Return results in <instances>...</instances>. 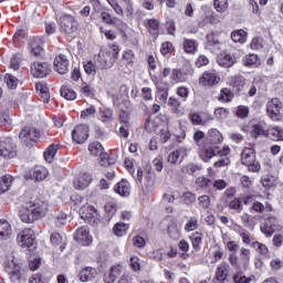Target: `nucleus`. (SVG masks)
<instances>
[{
	"instance_id": "1",
	"label": "nucleus",
	"mask_w": 283,
	"mask_h": 283,
	"mask_svg": "<svg viewBox=\"0 0 283 283\" xmlns=\"http://www.w3.org/2000/svg\"><path fill=\"white\" fill-rule=\"evenodd\" d=\"M48 209V205L43 201H31L25 203L20 210V218L22 222L27 224H32L39 218H43L45 211Z\"/></svg>"
},
{
	"instance_id": "2",
	"label": "nucleus",
	"mask_w": 283,
	"mask_h": 283,
	"mask_svg": "<svg viewBox=\"0 0 283 283\" xmlns=\"http://www.w3.org/2000/svg\"><path fill=\"white\" fill-rule=\"evenodd\" d=\"M241 164L248 168V171H252L253 174H258L261 169L260 161H258L255 150L253 148H244L242 150Z\"/></svg>"
},
{
	"instance_id": "3",
	"label": "nucleus",
	"mask_w": 283,
	"mask_h": 283,
	"mask_svg": "<svg viewBox=\"0 0 283 283\" xmlns=\"http://www.w3.org/2000/svg\"><path fill=\"white\" fill-rule=\"evenodd\" d=\"M118 57V48L113 46V53L109 52H99L95 57V65L97 70H109L114 65V61Z\"/></svg>"
},
{
	"instance_id": "4",
	"label": "nucleus",
	"mask_w": 283,
	"mask_h": 283,
	"mask_svg": "<svg viewBox=\"0 0 283 283\" xmlns=\"http://www.w3.org/2000/svg\"><path fill=\"white\" fill-rule=\"evenodd\" d=\"M17 154H19V150L14 140L10 137H0V156L10 160L17 158Z\"/></svg>"
},
{
	"instance_id": "5",
	"label": "nucleus",
	"mask_w": 283,
	"mask_h": 283,
	"mask_svg": "<svg viewBox=\"0 0 283 283\" xmlns=\"http://www.w3.org/2000/svg\"><path fill=\"white\" fill-rule=\"evenodd\" d=\"M4 271L13 283H21V263L14 256H9L4 262Z\"/></svg>"
},
{
	"instance_id": "6",
	"label": "nucleus",
	"mask_w": 283,
	"mask_h": 283,
	"mask_svg": "<svg viewBox=\"0 0 283 283\" xmlns=\"http://www.w3.org/2000/svg\"><path fill=\"white\" fill-rule=\"evenodd\" d=\"M269 118L274 123L283 120V102L280 98H272L266 103Z\"/></svg>"
},
{
	"instance_id": "7",
	"label": "nucleus",
	"mask_w": 283,
	"mask_h": 283,
	"mask_svg": "<svg viewBox=\"0 0 283 283\" xmlns=\"http://www.w3.org/2000/svg\"><path fill=\"white\" fill-rule=\"evenodd\" d=\"M242 202L245 206H250V213H264V211H273V206L269 202L265 205L258 201L255 196H245L242 198Z\"/></svg>"
},
{
	"instance_id": "8",
	"label": "nucleus",
	"mask_w": 283,
	"mask_h": 283,
	"mask_svg": "<svg viewBox=\"0 0 283 283\" xmlns=\"http://www.w3.org/2000/svg\"><path fill=\"white\" fill-rule=\"evenodd\" d=\"M17 242L22 249L36 248V233L32 229H24L18 233Z\"/></svg>"
},
{
	"instance_id": "9",
	"label": "nucleus",
	"mask_w": 283,
	"mask_h": 283,
	"mask_svg": "<svg viewBox=\"0 0 283 283\" xmlns=\"http://www.w3.org/2000/svg\"><path fill=\"white\" fill-rule=\"evenodd\" d=\"M59 25L64 34H74L78 30V20L72 14L64 13L59 19Z\"/></svg>"
},
{
	"instance_id": "10",
	"label": "nucleus",
	"mask_w": 283,
	"mask_h": 283,
	"mask_svg": "<svg viewBox=\"0 0 283 283\" xmlns=\"http://www.w3.org/2000/svg\"><path fill=\"white\" fill-rule=\"evenodd\" d=\"M220 74L216 70L205 71L199 78V85L202 87H216L220 84Z\"/></svg>"
},
{
	"instance_id": "11",
	"label": "nucleus",
	"mask_w": 283,
	"mask_h": 283,
	"mask_svg": "<svg viewBox=\"0 0 283 283\" xmlns=\"http://www.w3.org/2000/svg\"><path fill=\"white\" fill-rule=\"evenodd\" d=\"M19 138L22 145H25V147H32V145L36 143V138H39V133L34 127H24L21 129Z\"/></svg>"
},
{
	"instance_id": "12",
	"label": "nucleus",
	"mask_w": 283,
	"mask_h": 283,
	"mask_svg": "<svg viewBox=\"0 0 283 283\" xmlns=\"http://www.w3.org/2000/svg\"><path fill=\"white\" fill-rule=\"evenodd\" d=\"M80 217L83 221L88 222V224H94L101 218L96 208L90 205H85L80 209Z\"/></svg>"
},
{
	"instance_id": "13",
	"label": "nucleus",
	"mask_w": 283,
	"mask_h": 283,
	"mask_svg": "<svg viewBox=\"0 0 283 283\" xmlns=\"http://www.w3.org/2000/svg\"><path fill=\"white\" fill-rule=\"evenodd\" d=\"M51 72L52 69L50 67V64L45 62H33L31 64V74L34 78H45Z\"/></svg>"
},
{
	"instance_id": "14",
	"label": "nucleus",
	"mask_w": 283,
	"mask_h": 283,
	"mask_svg": "<svg viewBox=\"0 0 283 283\" xmlns=\"http://www.w3.org/2000/svg\"><path fill=\"white\" fill-rule=\"evenodd\" d=\"M88 136H90V127H87V125H85V124L77 125L72 130V139L77 145H83V143H85V140H87Z\"/></svg>"
},
{
	"instance_id": "15",
	"label": "nucleus",
	"mask_w": 283,
	"mask_h": 283,
	"mask_svg": "<svg viewBox=\"0 0 283 283\" xmlns=\"http://www.w3.org/2000/svg\"><path fill=\"white\" fill-rule=\"evenodd\" d=\"M199 156L203 163H209L211 158L218 156V146L205 142V144L199 148Z\"/></svg>"
},
{
	"instance_id": "16",
	"label": "nucleus",
	"mask_w": 283,
	"mask_h": 283,
	"mask_svg": "<svg viewBox=\"0 0 283 283\" xmlns=\"http://www.w3.org/2000/svg\"><path fill=\"white\" fill-rule=\"evenodd\" d=\"M74 240L82 247H90L93 241L92 234H90V229H87V227L78 228L74 234Z\"/></svg>"
},
{
	"instance_id": "17",
	"label": "nucleus",
	"mask_w": 283,
	"mask_h": 283,
	"mask_svg": "<svg viewBox=\"0 0 283 283\" xmlns=\"http://www.w3.org/2000/svg\"><path fill=\"white\" fill-rule=\"evenodd\" d=\"M88 150L92 156H99V164L102 165V167H105V165H107V154H105V148H103V145L101 143L93 142L88 145Z\"/></svg>"
},
{
	"instance_id": "18",
	"label": "nucleus",
	"mask_w": 283,
	"mask_h": 283,
	"mask_svg": "<svg viewBox=\"0 0 283 283\" xmlns=\"http://www.w3.org/2000/svg\"><path fill=\"white\" fill-rule=\"evenodd\" d=\"M218 64L220 65V67H233V65H235V63H238V57L235 56V53H227V52H221L218 55Z\"/></svg>"
},
{
	"instance_id": "19",
	"label": "nucleus",
	"mask_w": 283,
	"mask_h": 283,
	"mask_svg": "<svg viewBox=\"0 0 283 283\" xmlns=\"http://www.w3.org/2000/svg\"><path fill=\"white\" fill-rule=\"evenodd\" d=\"M54 70L57 74H67L70 70V60L64 54H60L54 60Z\"/></svg>"
},
{
	"instance_id": "20",
	"label": "nucleus",
	"mask_w": 283,
	"mask_h": 283,
	"mask_svg": "<svg viewBox=\"0 0 283 283\" xmlns=\"http://www.w3.org/2000/svg\"><path fill=\"white\" fill-rule=\"evenodd\" d=\"M229 271H230V266L228 265L227 262L220 263L217 266L213 281L218 283L227 282V279L229 277Z\"/></svg>"
},
{
	"instance_id": "21",
	"label": "nucleus",
	"mask_w": 283,
	"mask_h": 283,
	"mask_svg": "<svg viewBox=\"0 0 283 283\" xmlns=\"http://www.w3.org/2000/svg\"><path fill=\"white\" fill-rule=\"evenodd\" d=\"M29 51L33 56H41L43 54V39L31 38L29 40Z\"/></svg>"
},
{
	"instance_id": "22",
	"label": "nucleus",
	"mask_w": 283,
	"mask_h": 283,
	"mask_svg": "<svg viewBox=\"0 0 283 283\" xmlns=\"http://www.w3.org/2000/svg\"><path fill=\"white\" fill-rule=\"evenodd\" d=\"M224 140V137H222V133L216 128H211L208 130V136L205 140V143H208L210 145H222Z\"/></svg>"
},
{
	"instance_id": "23",
	"label": "nucleus",
	"mask_w": 283,
	"mask_h": 283,
	"mask_svg": "<svg viewBox=\"0 0 283 283\" xmlns=\"http://www.w3.org/2000/svg\"><path fill=\"white\" fill-rule=\"evenodd\" d=\"M114 191L118 193V196L127 198V196L132 193V186L129 185V181L122 179L119 182L115 185Z\"/></svg>"
},
{
	"instance_id": "24",
	"label": "nucleus",
	"mask_w": 283,
	"mask_h": 283,
	"mask_svg": "<svg viewBox=\"0 0 283 283\" xmlns=\"http://www.w3.org/2000/svg\"><path fill=\"white\" fill-rule=\"evenodd\" d=\"M96 275H98V272L92 266H86L82 269L78 274L81 282H92V280H94Z\"/></svg>"
},
{
	"instance_id": "25",
	"label": "nucleus",
	"mask_w": 283,
	"mask_h": 283,
	"mask_svg": "<svg viewBox=\"0 0 283 283\" xmlns=\"http://www.w3.org/2000/svg\"><path fill=\"white\" fill-rule=\"evenodd\" d=\"M91 184H92V176H90L88 174L81 175L73 182L74 188L78 189L80 191L83 189H87V187H90Z\"/></svg>"
},
{
	"instance_id": "26",
	"label": "nucleus",
	"mask_w": 283,
	"mask_h": 283,
	"mask_svg": "<svg viewBox=\"0 0 283 283\" xmlns=\"http://www.w3.org/2000/svg\"><path fill=\"white\" fill-rule=\"evenodd\" d=\"M12 238V226L8 220L0 219V240H10Z\"/></svg>"
},
{
	"instance_id": "27",
	"label": "nucleus",
	"mask_w": 283,
	"mask_h": 283,
	"mask_svg": "<svg viewBox=\"0 0 283 283\" xmlns=\"http://www.w3.org/2000/svg\"><path fill=\"white\" fill-rule=\"evenodd\" d=\"M266 137L274 142L283 140V128L280 126L269 127L266 129Z\"/></svg>"
},
{
	"instance_id": "28",
	"label": "nucleus",
	"mask_w": 283,
	"mask_h": 283,
	"mask_svg": "<svg viewBox=\"0 0 283 283\" xmlns=\"http://www.w3.org/2000/svg\"><path fill=\"white\" fill-rule=\"evenodd\" d=\"M35 90L43 103H50V88L45 82H39L35 84Z\"/></svg>"
},
{
	"instance_id": "29",
	"label": "nucleus",
	"mask_w": 283,
	"mask_h": 283,
	"mask_svg": "<svg viewBox=\"0 0 283 283\" xmlns=\"http://www.w3.org/2000/svg\"><path fill=\"white\" fill-rule=\"evenodd\" d=\"M182 48L186 54H196L198 52V41L184 38Z\"/></svg>"
},
{
	"instance_id": "30",
	"label": "nucleus",
	"mask_w": 283,
	"mask_h": 283,
	"mask_svg": "<svg viewBox=\"0 0 283 283\" xmlns=\"http://www.w3.org/2000/svg\"><path fill=\"white\" fill-rule=\"evenodd\" d=\"M120 275V266L114 265L104 274V282L105 283H114L116 279Z\"/></svg>"
},
{
	"instance_id": "31",
	"label": "nucleus",
	"mask_w": 283,
	"mask_h": 283,
	"mask_svg": "<svg viewBox=\"0 0 283 283\" xmlns=\"http://www.w3.org/2000/svg\"><path fill=\"white\" fill-rule=\"evenodd\" d=\"M168 106L172 114H177V116H182L185 114V108L176 97H169Z\"/></svg>"
},
{
	"instance_id": "32",
	"label": "nucleus",
	"mask_w": 283,
	"mask_h": 283,
	"mask_svg": "<svg viewBox=\"0 0 283 283\" xmlns=\"http://www.w3.org/2000/svg\"><path fill=\"white\" fill-rule=\"evenodd\" d=\"M98 118L104 125H109L114 120V111L112 108H102L98 112Z\"/></svg>"
},
{
	"instance_id": "33",
	"label": "nucleus",
	"mask_w": 283,
	"mask_h": 283,
	"mask_svg": "<svg viewBox=\"0 0 283 283\" xmlns=\"http://www.w3.org/2000/svg\"><path fill=\"white\" fill-rule=\"evenodd\" d=\"M12 176L4 175L0 177V196L6 193V191H10V187H12Z\"/></svg>"
},
{
	"instance_id": "34",
	"label": "nucleus",
	"mask_w": 283,
	"mask_h": 283,
	"mask_svg": "<svg viewBox=\"0 0 283 283\" xmlns=\"http://www.w3.org/2000/svg\"><path fill=\"white\" fill-rule=\"evenodd\" d=\"M242 63L245 67H258V65H260V57L258 54L251 53L243 57Z\"/></svg>"
},
{
	"instance_id": "35",
	"label": "nucleus",
	"mask_w": 283,
	"mask_h": 283,
	"mask_svg": "<svg viewBox=\"0 0 283 283\" xmlns=\"http://www.w3.org/2000/svg\"><path fill=\"white\" fill-rule=\"evenodd\" d=\"M266 127V124L264 122H259L252 126L251 129V136L253 138H258V136H266V130L264 129Z\"/></svg>"
},
{
	"instance_id": "36",
	"label": "nucleus",
	"mask_w": 283,
	"mask_h": 283,
	"mask_svg": "<svg viewBox=\"0 0 283 283\" xmlns=\"http://www.w3.org/2000/svg\"><path fill=\"white\" fill-rule=\"evenodd\" d=\"M34 180H45L48 178V168L43 166H35L32 172Z\"/></svg>"
},
{
	"instance_id": "37",
	"label": "nucleus",
	"mask_w": 283,
	"mask_h": 283,
	"mask_svg": "<svg viewBox=\"0 0 283 283\" xmlns=\"http://www.w3.org/2000/svg\"><path fill=\"white\" fill-rule=\"evenodd\" d=\"M170 78L172 83H185V81H187V73L178 69H174L171 71Z\"/></svg>"
},
{
	"instance_id": "38",
	"label": "nucleus",
	"mask_w": 283,
	"mask_h": 283,
	"mask_svg": "<svg viewBox=\"0 0 283 283\" xmlns=\"http://www.w3.org/2000/svg\"><path fill=\"white\" fill-rule=\"evenodd\" d=\"M84 72L88 76H96V71L98 70V66L96 65V62L88 60L83 63Z\"/></svg>"
},
{
	"instance_id": "39",
	"label": "nucleus",
	"mask_w": 283,
	"mask_h": 283,
	"mask_svg": "<svg viewBox=\"0 0 283 283\" xmlns=\"http://www.w3.org/2000/svg\"><path fill=\"white\" fill-rule=\"evenodd\" d=\"M203 238H205V235L202 234V232L192 233L190 237L192 249H195L196 251H199L200 247H202Z\"/></svg>"
},
{
	"instance_id": "40",
	"label": "nucleus",
	"mask_w": 283,
	"mask_h": 283,
	"mask_svg": "<svg viewBox=\"0 0 283 283\" xmlns=\"http://www.w3.org/2000/svg\"><path fill=\"white\" fill-rule=\"evenodd\" d=\"M60 94L66 101H75L76 98V92H74L70 86H62L60 88Z\"/></svg>"
},
{
	"instance_id": "41",
	"label": "nucleus",
	"mask_w": 283,
	"mask_h": 283,
	"mask_svg": "<svg viewBox=\"0 0 283 283\" xmlns=\"http://www.w3.org/2000/svg\"><path fill=\"white\" fill-rule=\"evenodd\" d=\"M148 32L153 34V36H158L159 28H160V20L158 19H150L147 21Z\"/></svg>"
},
{
	"instance_id": "42",
	"label": "nucleus",
	"mask_w": 283,
	"mask_h": 283,
	"mask_svg": "<svg viewBox=\"0 0 283 283\" xmlns=\"http://www.w3.org/2000/svg\"><path fill=\"white\" fill-rule=\"evenodd\" d=\"M231 39L234 43H247V31L240 29L231 33Z\"/></svg>"
},
{
	"instance_id": "43",
	"label": "nucleus",
	"mask_w": 283,
	"mask_h": 283,
	"mask_svg": "<svg viewBox=\"0 0 283 283\" xmlns=\"http://www.w3.org/2000/svg\"><path fill=\"white\" fill-rule=\"evenodd\" d=\"M127 229H129V226L126 223H116L113 228V231L117 238H123V235H126Z\"/></svg>"
},
{
	"instance_id": "44",
	"label": "nucleus",
	"mask_w": 283,
	"mask_h": 283,
	"mask_svg": "<svg viewBox=\"0 0 283 283\" xmlns=\"http://www.w3.org/2000/svg\"><path fill=\"white\" fill-rule=\"evenodd\" d=\"M4 81H6L9 90H17V87L19 85V78H17V76H14L10 73H7L4 76Z\"/></svg>"
},
{
	"instance_id": "45",
	"label": "nucleus",
	"mask_w": 283,
	"mask_h": 283,
	"mask_svg": "<svg viewBox=\"0 0 283 283\" xmlns=\"http://www.w3.org/2000/svg\"><path fill=\"white\" fill-rule=\"evenodd\" d=\"M56 151H59L57 145L49 146L48 150L44 153V159L46 163H52L54 160V156H56Z\"/></svg>"
},
{
	"instance_id": "46",
	"label": "nucleus",
	"mask_w": 283,
	"mask_h": 283,
	"mask_svg": "<svg viewBox=\"0 0 283 283\" xmlns=\"http://www.w3.org/2000/svg\"><path fill=\"white\" fill-rule=\"evenodd\" d=\"M96 117V107L95 106H90L88 108H85L81 113V118L84 120H90V118H95Z\"/></svg>"
},
{
	"instance_id": "47",
	"label": "nucleus",
	"mask_w": 283,
	"mask_h": 283,
	"mask_svg": "<svg viewBox=\"0 0 283 283\" xmlns=\"http://www.w3.org/2000/svg\"><path fill=\"white\" fill-rule=\"evenodd\" d=\"M233 98V93L229 88H222L220 91L219 101H222V103H231Z\"/></svg>"
},
{
	"instance_id": "48",
	"label": "nucleus",
	"mask_w": 283,
	"mask_h": 283,
	"mask_svg": "<svg viewBox=\"0 0 283 283\" xmlns=\"http://www.w3.org/2000/svg\"><path fill=\"white\" fill-rule=\"evenodd\" d=\"M254 279V276H247L243 273H237L232 277L234 283H251Z\"/></svg>"
},
{
	"instance_id": "49",
	"label": "nucleus",
	"mask_w": 283,
	"mask_h": 283,
	"mask_svg": "<svg viewBox=\"0 0 283 283\" xmlns=\"http://www.w3.org/2000/svg\"><path fill=\"white\" fill-rule=\"evenodd\" d=\"M252 249H255L260 255H269V248L259 241L252 242Z\"/></svg>"
},
{
	"instance_id": "50",
	"label": "nucleus",
	"mask_w": 283,
	"mask_h": 283,
	"mask_svg": "<svg viewBox=\"0 0 283 283\" xmlns=\"http://www.w3.org/2000/svg\"><path fill=\"white\" fill-rule=\"evenodd\" d=\"M213 6L217 12H227L229 9V0H214Z\"/></svg>"
},
{
	"instance_id": "51",
	"label": "nucleus",
	"mask_w": 283,
	"mask_h": 283,
	"mask_svg": "<svg viewBox=\"0 0 283 283\" xmlns=\"http://www.w3.org/2000/svg\"><path fill=\"white\" fill-rule=\"evenodd\" d=\"M207 45L208 48H220V40H218V35H214L213 33H208Z\"/></svg>"
},
{
	"instance_id": "52",
	"label": "nucleus",
	"mask_w": 283,
	"mask_h": 283,
	"mask_svg": "<svg viewBox=\"0 0 283 283\" xmlns=\"http://www.w3.org/2000/svg\"><path fill=\"white\" fill-rule=\"evenodd\" d=\"M229 209H232V211H234V213H242V202L240 201V199L235 198L233 200H231L229 202Z\"/></svg>"
},
{
	"instance_id": "53",
	"label": "nucleus",
	"mask_w": 283,
	"mask_h": 283,
	"mask_svg": "<svg viewBox=\"0 0 283 283\" xmlns=\"http://www.w3.org/2000/svg\"><path fill=\"white\" fill-rule=\"evenodd\" d=\"M193 142L199 148H201L205 145V133L202 130L195 132Z\"/></svg>"
},
{
	"instance_id": "54",
	"label": "nucleus",
	"mask_w": 283,
	"mask_h": 283,
	"mask_svg": "<svg viewBox=\"0 0 283 283\" xmlns=\"http://www.w3.org/2000/svg\"><path fill=\"white\" fill-rule=\"evenodd\" d=\"M261 232L263 233V235H265V238H271V235L275 233V229L273 228V226L269 224V222H265L261 224Z\"/></svg>"
},
{
	"instance_id": "55",
	"label": "nucleus",
	"mask_w": 283,
	"mask_h": 283,
	"mask_svg": "<svg viewBox=\"0 0 283 283\" xmlns=\"http://www.w3.org/2000/svg\"><path fill=\"white\" fill-rule=\"evenodd\" d=\"M198 229V218L191 217L189 221L185 224V231L191 232Z\"/></svg>"
},
{
	"instance_id": "56",
	"label": "nucleus",
	"mask_w": 283,
	"mask_h": 283,
	"mask_svg": "<svg viewBox=\"0 0 283 283\" xmlns=\"http://www.w3.org/2000/svg\"><path fill=\"white\" fill-rule=\"evenodd\" d=\"M199 206L201 209H209L211 207V198L207 195H202L198 198Z\"/></svg>"
},
{
	"instance_id": "57",
	"label": "nucleus",
	"mask_w": 283,
	"mask_h": 283,
	"mask_svg": "<svg viewBox=\"0 0 283 283\" xmlns=\"http://www.w3.org/2000/svg\"><path fill=\"white\" fill-rule=\"evenodd\" d=\"M0 123H4L6 125H12V118H10V111L8 108L1 111Z\"/></svg>"
},
{
	"instance_id": "58",
	"label": "nucleus",
	"mask_w": 283,
	"mask_h": 283,
	"mask_svg": "<svg viewBox=\"0 0 283 283\" xmlns=\"http://www.w3.org/2000/svg\"><path fill=\"white\" fill-rule=\"evenodd\" d=\"M214 116L218 118V120H224L227 116H229V109L224 107H219L214 111Z\"/></svg>"
},
{
	"instance_id": "59",
	"label": "nucleus",
	"mask_w": 283,
	"mask_h": 283,
	"mask_svg": "<svg viewBox=\"0 0 283 283\" xmlns=\"http://www.w3.org/2000/svg\"><path fill=\"white\" fill-rule=\"evenodd\" d=\"M80 93L82 96L86 97L94 96V92L92 91V87L87 85V83H82Z\"/></svg>"
},
{
	"instance_id": "60",
	"label": "nucleus",
	"mask_w": 283,
	"mask_h": 283,
	"mask_svg": "<svg viewBox=\"0 0 283 283\" xmlns=\"http://www.w3.org/2000/svg\"><path fill=\"white\" fill-rule=\"evenodd\" d=\"M180 151H182V148L176 149L172 153L169 154L168 156V163L171 165H176L180 158Z\"/></svg>"
},
{
	"instance_id": "61",
	"label": "nucleus",
	"mask_w": 283,
	"mask_h": 283,
	"mask_svg": "<svg viewBox=\"0 0 283 283\" xmlns=\"http://www.w3.org/2000/svg\"><path fill=\"white\" fill-rule=\"evenodd\" d=\"M169 96V91L167 88H158L157 98L160 103H167V98Z\"/></svg>"
},
{
	"instance_id": "62",
	"label": "nucleus",
	"mask_w": 283,
	"mask_h": 283,
	"mask_svg": "<svg viewBox=\"0 0 283 283\" xmlns=\"http://www.w3.org/2000/svg\"><path fill=\"white\" fill-rule=\"evenodd\" d=\"M240 258L244 264H248L249 260H251V250L247 248L240 249Z\"/></svg>"
},
{
	"instance_id": "63",
	"label": "nucleus",
	"mask_w": 283,
	"mask_h": 283,
	"mask_svg": "<svg viewBox=\"0 0 283 283\" xmlns=\"http://www.w3.org/2000/svg\"><path fill=\"white\" fill-rule=\"evenodd\" d=\"M130 261V269H133V271H140V259H138V256L133 255L129 259Z\"/></svg>"
},
{
	"instance_id": "64",
	"label": "nucleus",
	"mask_w": 283,
	"mask_h": 283,
	"mask_svg": "<svg viewBox=\"0 0 283 283\" xmlns=\"http://www.w3.org/2000/svg\"><path fill=\"white\" fill-rule=\"evenodd\" d=\"M270 266H271L272 271H280V269H282V266H283V262H282V260L275 258V259L271 260Z\"/></svg>"
}]
</instances>
